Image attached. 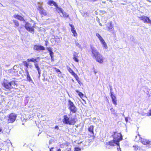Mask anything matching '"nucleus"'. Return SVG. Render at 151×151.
I'll return each mask as SVG.
<instances>
[{
	"label": "nucleus",
	"mask_w": 151,
	"mask_h": 151,
	"mask_svg": "<svg viewBox=\"0 0 151 151\" xmlns=\"http://www.w3.org/2000/svg\"><path fill=\"white\" fill-rule=\"evenodd\" d=\"M90 50L92 57L95 59L97 62L100 63H103L104 59V57L99 53L96 48L91 46Z\"/></svg>",
	"instance_id": "nucleus-1"
},
{
	"label": "nucleus",
	"mask_w": 151,
	"mask_h": 151,
	"mask_svg": "<svg viewBox=\"0 0 151 151\" xmlns=\"http://www.w3.org/2000/svg\"><path fill=\"white\" fill-rule=\"evenodd\" d=\"M77 121V118L72 117L71 114H65L63 116V122L64 124L74 125Z\"/></svg>",
	"instance_id": "nucleus-2"
},
{
	"label": "nucleus",
	"mask_w": 151,
	"mask_h": 151,
	"mask_svg": "<svg viewBox=\"0 0 151 151\" xmlns=\"http://www.w3.org/2000/svg\"><path fill=\"white\" fill-rule=\"evenodd\" d=\"M112 137L116 143V145L119 146V142L123 140V136L121 134L117 132H114Z\"/></svg>",
	"instance_id": "nucleus-3"
},
{
	"label": "nucleus",
	"mask_w": 151,
	"mask_h": 151,
	"mask_svg": "<svg viewBox=\"0 0 151 151\" xmlns=\"http://www.w3.org/2000/svg\"><path fill=\"white\" fill-rule=\"evenodd\" d=\"M68 108L70 112L73 113H75L77 112V109L76 107L73 102L70 99L68 100Z\"/></svg>",
	"instance_id": "nucleus-4"
},
{
	"label": "nucleus",
	"mask_w": 151,
	"mask_h": 151,
	"mask_svg": "<svg viewBox=\"0 0 151 151\" xmlns=\"http://www.w3.org/2000/svg\"><path fill=\"white\" fill-rule=\"evenodd\" d=\"M67 69L68 71L75 78L76 81L80 85L82 84V82L80 80L77 74L75 73L73 70L68 65L66 66Z\"/></svg>",
	"instance_id": "nucleus-5"
},
{
	"label": "nucleus",
	"mask_w": 151,
	"mask_h": 151,
	"mask_svg": "<svg viewBox=\"0 0 151 151\" xmlns=\"http://www.w3.org/2000/svg\"><path fill=\"white\" fill-rule=\"evenodd\" d=\"M17 115L14 113H11L8 116L7 122L9 123H13L16 120Z\"/></svg>",
	"instance_id": "nucleus-6"
},
{
	"label": "nucleus",
	"mask_w": 151,
	"mask_h": 151,
	"mask_svg": "<svg viewBox=\"0 0 151 151\" xmlns=\"http://www.w3.org/2000/svg\"><path fill=\"white\" fill-rule=\"evenodd\" d=\"M139 139L143 145H146L148 148L151 147V140L142 137H140Z\"/></svg>",
	"instance_id": "nucleus-7"
},
{
	"label": "nucleus",
	"mask_w": 151,
	"mask_h": 151,
	"mask_svg": "<svg viewBox=\"0 0 151 151\" xmlns=\"http://www.w3.org/2000/svg\"><path fill=\"white\" fill-rule=\"evenodd\" d=\"M39 13L42 17L46 16L47 15V12L43 8L42 5L38 6L37 8Z\"/></svg>",
	"instance_id": "nucleus-8"
},
{
	"label": "nucleus",
	"mask_w": 151,
	"mask_h": 151,
	"mask_svg": "<svg viewBox=\"0 0 151 151\" xmlns=\"http://www.w3.org/2000/svg\"><path fill=\"white\" fill-rule=\"evenodd\" d=\"M12 81L8 82L7 80H5L3 82L2 85L6 89L10 90L12 89Z\"/></svg>",
	"instance_id": "nucleus-9"
},
{
	"label": "nucleus",
	"mask_w": 151,
	"mask_h": 151,
	"mask_svg": "<svg viewBox=\"0 0 151 151\" xmlns=\"http://www.w3.org/2000/svg\"><path fill=\"white\" fill-rule=\"evenodd\" d=\"M96 35L99 40L101 44L103 45L104 47L106 49H107L108 46L106 43L104 41V39L101 36L100 34L97 33H96Z\"/></svg>",
	"instance_id": "nucleus-10"
},
{
	"label": "nucleus",
	"mask_w": 151,
	"mask_h": 151,
	"mask_svg": "<svg viewBox=\"0 0 151 151\" xmlns=\"http://www.w3.org/2000/svg\"><path fill=\"white\" fill-rule=\"evenodd\" d=\"M24 27L28 31L33 34L34 33V28L32 26L31 24L28 22H26L24 25Z\"/></svg>",
	"instance_id": "nucleus-11"
},
{
	"label": "nucleus",
	"mask_w": 151,
	"mask_h": 151,
	"mask_svg": "<svg viewBox=\"0 0 151 151\" xmlns=\"http://www.w3.org/2000/svg\"><path fill=\"white\" fill-rule=\"evenodd\" d=\"M139 19L142 21L144 23L150 24H151V20L149 17L143 15L139 17Z\"/></svg>",
	"instance_id": "nucleus-12"
},
{
	"label": "nucleus",
	"mask_w": 151,
	"mask_h": 151,
	"mask_svg": "<svg viewBox=\"0 0 151 151\" xmlns=\"http://www.w3.org/2000/svg\"><path fill=\"white\" fill-rule=\"evenodd\" d=\"M33 49L34 50L37 51L44 50H45V47L43 46L37 45H34Z\"/></svg>",
	"instance_id": "nucleus-13"
},
{
	"label": "nucleus",
	"mask_w": 151,
	"mask_h": 151,
	"mask_svg": "<svg viewBox=\"0 0 151 151\" xmlns=\"http://www.w3.org/2000/svg\"><path fill=\"white\" fill-rule=\"evenodd\" d=\"M110 96L112 99L113 104L115 106H116L117 104V100L116 97L113 94V92H110Z\"/></svg>",
	"instance_id": "nucleus-14"
},
{
	"label": "nucleus",
	"mask_w": 151,
	"mask_h": 151,
	"mask_svg": "<svg viewBox=\"0 0 151 151\" xmlns=\"http://www.w3.org/2000/svg\"><path fill=\"white\" fill-rule=\"evenodd\" d=\"M13 17L14 18H15V19H17L18 20H19L20 21H23V22H25V19H24V17H23L22 16L18 15V14H14Z\"/></svg>",
	"instance_id": "nucleus-15"
},
{
	"label": "nucleus",
	"mask_w": 151,
	"mask_h": 151,
	"mask_svg": "<svg viewBox=\"0 0 151 151\" xmlns=\"http://www.w3.org/2000/svg\"><path fill=\"white\" fill-rule=\"evenodd\" d=\"M70 26L71 27V30L73 34V35L75 37H76L77 36L78 34L76 32V29L74 27V26L71 24H69Z\"/></svg>",
	"instance_id": "nucleus-16"
},
{
	"label": "nucleus",
	"mask_w": 151,
	"mask_h": 151,
	"mask_svg": "<svg viewBox=\"0 0 151 151\" xmlns=\"http://www.w3.org/2000/svg\"><path fill=\"white\" fill-rule=\"evenodd\" d=\"M25 72L26 73L27 75V79L28 81L29 82L33 83V81L32 80L31 78L29 71H28L27 69H25Z\"/></svg>",
	"instance_id": "nucleus-17"
},
{
	"label": "nucleus",
	"mask_w": 151,
	"mask_h": 151,
	"mask_svg": "<svg viewBox=\"0 0 151 151\" xmlns=\"http://www.w3.org/2000/svg\"><path fill=\"white\" fill-rule=\"evenodd\" d=\"M114 144H116V142L114 141L113 139V140H111L108 142L106 143V145L107 147V146H114Z\"/></svg>",
	"instance_id": "nucleus-18"
},
{
	"label": "nucleus",
	"mask_w": 151,
	"mask_h": 151,
	"mask_svg": "<svg viewBox=\"0 0 151 151\" xmlns=\"http://www.w3.org/2000/svg\"><path fill=\"white\" fill-rule=\"evenodd\" d=\"M94 126L91 125L89 127L88 129V131L92 134V136H94Z\"/></svg>",
	"instance_id": "nucleus-19"
},
{
	"label": "nucleus",
	"mask_w": 151,
	"mask_h": 151,
	"mask_svg": "<svg viewBox=\"0 0 151 151\" xmlns=\"http://www.w3.org/2000/svg\"><path fill=\"white\" fill-rule=\"evenodd\" d=\"M47 4L50 6H52V4L54 6H57V4L53 0H49L47 2Z\"/></svg>",
	"instance_id": "nucleus-20"
},
{
	"label": "nucleus",
	"mask_w": 151,
	"mask_h": 151,
	"mask_svg": "<svg viewBox=\"0 0 151 151\" xmlns=\"http://www.w3.org/2000/svg\"><path fill=\"white\" fill-rule=\"evenodd\" d=\"M60 13L62 14V16L61 15V17L66 18H67L69 17V15L67 13L64 12L63 10Z\"/></svg>",
	"instance_id": "nucleus-21"
},
{
	"label": "nucleus",
	"mask_w": 151,
	"mask_h": 151,
	"mask_svg": "<svg viewBox=\"0 0 151 151\" xmlns=\"http://www.w3.org/2000/svg\"><path fill=\"white\" fill-rule=\"evenodd\" d=\"M47 49L49 52L51 59H52L53 56V52L52 50V49L51 48L47 47Z\"/></svg>",
	"instance_id": "nucleus-22"
},
{
	"label": "nucleus",
	"mask_w": 151,
	"mask_h": 151,
	"mask_svg": "<svg viewBox=\"0 0 151 151\" xmlns=\"http://www.w3.org/2000/svg\"><path fill=\"white\" fill-rule=\"evenodd\" d=\"M55 9L56 11L58 13H60L63 10V9L60 7L58 6V5L57 4V6H55Z\"/></svg>",
	"instance_id": "nucleus-23"
},
{
	"label": "nucleus",
	"mask_w": 151,
	"mask_h": 151,
	"mask_svg": "<svg viewBox=\"0 0 151 151\" xmlns=\"http://www.w3.org/2000/svg\"><path fill=\"white\" fill-rule=\"evenodd\" d=\"M34 65L35 68L37 69V70L38 72V73L40 75L41 72V70L38 64L37 63H35L34 64Z\"/></svg>",
	"instance_id": "nucleus-24"
},
{
	"label": "nucleus",
	"mask_w": 151,
	"mask_h": 151,
	"mask_svg": "<svg viewBox=\"0 0 151 151\" xmlns=\"http://www.w3.org/2000/svg\"><path fill=\"white\" fill-rule=\"evenodd\" d=\"M13 22L15 27H19V23L18 21L16 20H13Z\"/></svg>",
	"instance_id": "nucleus-25"
},
{
	"label": "nucleus",
	"mask_w": 151,
	"mask_h": 151,
	"mask_svg": "<svg viewBox=\"0 0 151 151\" xmlns=\"http://www.w3.org/2000/svg\"><path fill=\"white\" fill-rule=\"evenodd\" d=\"M37 58L35 59L34 58H32L31 59H27V61L28 62H32L35 63L36 62H37Z\"/></svg>",
	"instance_id": "nucleus-26"
},
{
	"label": "nucleus",
	"mask_w": 151,
	"mask_h": 151,
	"mask_svg": "<svg viewBox=\"0 0 151 151\" xmlns=\"http://www.w3.org/2000/svg\"><path fill=\"white\" fill-rule=\"evenodd\" d=\"M107 29L108 30H113V27L111 24V22H110L109 23V25L106 27Z\"/></svg>",
	"instance_id": "nucleus-27"
},
{
	"label": "nucleus",
	"mask_w": 151,
	"mask_h": 151,
	"mask_svg": "<svg viewBox=\"0 0 151 151\" xmlns=\"http://www.w3.org/2000/svg\"><path fill=\"white\" fill-rule=\"evenodd\" d=\"M76 91L78 93V95L81 98H82L83 97L84 95L82 93L79 92L78 90H76Z\"/></svg>",
	"instance_id": "nucleus-28"
},
{
	"label": "nucleus",
	"mask_w": 151,
	"mask_h": 151,
	"mask_svg": "<svg viewBox=\"0 0 151 151\" xmlns=\"http://www.w3.org/2000/svg\"><path fill=\"white\" fill-rule=\"evenodd\" d=\"M78 56L77 55H74L73 59L76 62H78L79 60L78 58Z\"/></svg>",
	"instance_id": "nucleus-29"
},
{
	"label": "nucleus",
	"mask_w": 151,
	"mask_h": 151,
	"mask_svg": "<svg viewBox=\"0 0 151 151\" xmlns=\"http://www.w3.org/2000/svg\"><path fill=\"white\" fill-rule=\"evenodd\" d=\"M22 63L24 66H25L27 68H28L29 64L26 61H23Z\"/></svg>",
	"instance_id": "nucleus-30"
},
{
	"label": "nucleus",
	"mask_w": 151,
	"mask_h": 151,
	"mask_svg": "<svg viewBox=\"0 0 151 151\" xmlns=\"http://www.w3.org/2000/svg\"><path fill=\"white\" fill-rule=\"evenodd\" d=\"M110 110L111 111L112 114L114 115H116V111L113 108H111Z\"/></svg>",
	"instance_id": "nucleus-31"
},
{
	"label": "nucleus",
	"mask_w": 151,
	"mask_h": 151,
	"mask_svg": "<svg viewBox=\"0 0 151 151\" xmlns=\"http://www.w3.org/2000/svg\"><path fill=\"white\" fill-rule=\"evenodd\" d=\"M53 69L55 70V71L56 72H59L60 73V74H61V72L59 69L55 67L53 68Z\"/></svg>",
	"instance_id": "nucleus-32"
},
{
	"label": "nucleus",
	"mask_w": 151,
	"mask_h": 151,
	"mask_svg": "<svg viewBox=\"0 0 151 151\" xmlns=\"http://www.w3.org/2000/svg\"><path fill=\"white\" fill-rule=\"evenodd\" d=\"M19 67L17 65H15L13 67V69L16 71V72H18V70H17V68H18Z\"/></svg>",
	"instance_id": "nucleus-33"
},
{
	"label": "nucleus",
	"mask_w": 151,
	"mask_h": 151,
	"mask_svg": "<svg viewBox=\"0 0 151 151\" xmlns=\"http://www.w3.org/2000/svg\"><path fill=\"white\" fill-rule=\"evenodd\" d=\"M133 147L134 148V150L135 151L138 150V146H137V145H134L133 146Z\"/></svg>",
	"instance_id": "nucleus-34"
},
{
	"label": "nucleus",
	"mask_w": 151,
	"mask_h": 151,
	"mask_svg": "<svg viewBox=\"0 0 151 151\" xmlns=\"http://www.w3.org/2000/svg\"><path fill=\"white\" fill-rule=\"evenodd\" d=\"M74 150L76 151H80L81 150V149L79 147H76L74 148Z\"/></svg>",
	"instance_id": "nucleus-35"
},
{
	"label": "nucleus",
	"mask_w": 151,
	"mask_h": 151,
	"mask_svg": "<svg viewBox=\"0 0 151 151\" xmlns=\"http://www.w3.org/2000/svg\"><path fill=\"white\" fill-rule=\"evenodd\" d=\"M148 116H151V109L149 110V112L147 113Z\"/></svg>",
	"instance_id": "nucleus-36"
},
{
	"label": "nucleus",
	"mask_w": 151,
	"mask_h": 151,
	"mask_svg": "<svg viewBox=\"0 0 151 151\" xmlns=\"http://www.w3.org/2000/svg\"><path fill=\"white\" fill-rule=\"evenodd\" d=\"M65 151H71L70 148H67L65 149Z\"/></svg>",
	"instance_id": "nucleus-37"
},
{
	"label": "nucleus",
	"mask_w": 151,
	"mask_h": 151,
	"mask_svg": "<svg viewBox=\"0 0 151 151\" xmlns=\"http://www.w3.org/2000/svg\"><path fill=\"white\" fill-rule=\"evenodd\" d=\"M118 147H117V151H122L120 147V146H118Z\"/></svg>",
	"instance_id": "nucleus-38"
},
{
	"label": "nucleus",
	"mask_w": 151,
	"mask_h": 151,
	"mask_svg": "<svg viewBox=\"0 0 151 151\" xmlns=\"http://www.w3.org/2000/svg\"><path fill=\"white\" fill-rule=\"evenodd\" d=\"M100 12L102 14H104L106 13V12L105 11H100Z\"/></svg>",
	"instance_id": "nucleus-39"
},
{
	"label": "nucleus",
	"mask_w": 151,
	"mask_h": 151,
	"mask_svg": "<svg viewBox=\"0 0 151 151\" xmlns=\"http://www.w3.org/2000/svg\"><path fill=\"white\" fill-rule=\"evenodd\" d=\"M66 144V143H63V144H61L60 145V146L62 148V147H63V146L64 145H65Z\"/></svg>",
	"instance_id": "nucleus-40"
},
{
	"label": "nucleus",
	"mask_w": 151,
	"mask_h": 151,
	"mask_svg": "<svg viewBox=\"0 0 151 151\" xmlns=\"http://www.w3.org/2000/svg\"><path fill=\"white\" fill-rule=\"evenodd\" d=\"M54 149L53 147H51L50 150V151H54L53 150V149Z\"/></svg>",
	"instance_id": "nucleus-41"
},
{
	"label": "nucleus",
	"mask_w": 151,
	"mask_h": 151,
	"mask_svg": "<svg viewBox=\"0 0 151 151\" xmlns=\"http://www.w3.org/2000/svg\"><path fill=\"white\" fill-rule=\"evenodd\" d=\"M55 129H59V127H58V126H56L55 127H54Z\"/></svg>",
	"instance_id": "nucleus-42"
},
{
	"label": "nucleus",
	"mask_w": 151,
	"mask_h": 151,
	"mask_svg": "<svg viewBox=\"0 0 151 151\" xmlns=\"http://www.w3.org/2000/svg\"><path fill=\"white\" fill-rule=\"evenodd\" d=\"M125 120L127 122L128 121V119L127 117H125Z\"/></svg>",
	"instance_id": "nucleus-43"
},
{
	"label": "nucleus",
	"mask_w": 151,
	"mask_h": 151,
	"mask_svg": "<svg viewBox=\"0 0 151 151\" xmlns=\"http://www.w3.org/2000/svg\"><path fill=\"white\" fill-rule=\"evenodd\" d=\"M98 0H91V1L93 2H95L97 1H98Z\"/></svg>",
	"instance_id": "nucleus-44"
},
{
	"label": "nucleus",
	"mask_w": 151,
	"mask_h": 151,
	"mask_svg": "<svg viewBox=\"0 0 151 151\" xmlns=\"http://www.w3.org/2000/svg\"><path fill=\"white\" fill-rule=\"evenodd\" d=\"M102 2L104 4H105L106 3V2L105 1H102Z\"/></svg>",
	"instance_id": "nucleus-45"
},
{
	"label": "nucleus",
	"mask_w": 151,
	"mask_h": 151,
	"mask_svg": "<svg viewBox=\"0 0 151 151\" xmlns=\"http://www.w3.org/2000/svg\"><path fill=\"white\" fill-rule=\"evenodd\" d=\"M57 151H61V150L60 149H59L57 150Z\"/></svg>",
	"instance_id": "nucleus-46"
},
{
	"label": "nucleus",
	"mask_w": 151,
	"mask_h": 151,
	"mask_svg": "<svg viewBox=\"0 0 151 151\" xmlns=\"http://www.w3.org/2000/svg\"><path fill=\"white\" fill-rule=\"evenodd\" d=\"M2 130V129H1V128H0V132H1Z\"/></svg>",
	"instance_id": "nucleus-47"
},
{
	"label": "nucleus",
	"mask_w": 151,
	"mask_h": 151,
	"mask_svg": "<svg viewBox=\"0 0 151 151\" xmlns=\"http://www.w3.org/2000/svg\"><path fill=\"white\" fill-rule=\"evenodd\" d=\"M99 25H100V26H102V24H101V23H99Z\"/></svg>",
	"instance_id": "nucleus-48"
},
{
	"label": "nucleus",
	"mask_w": 151,
	"mask_h": 151,
	"mask_svg": "<svg viewBox=\"0 0 151 151\" xmlns=\"http://www.w3.org/2000/svg\"><path fill=\"white\" fill-rule=\"evenodd\" d=\"M147 1H148L149 2H151V1H150V0H147Z\"/></svg>",
	"instance_id": "nucleus-49"
},
{
	"label": "nucleus",
	"mask_w": 151,
	"mask_h": 151,
	"mask_svg": "<svg viewBox=\"0 0 151 151\" xmlns=\"http://www.w3.org/2000/svg\"><path fill=\"white\" fill-rule=\"evenodd\" d=\"M37 59H40V58L39 57H38L37 58Z\"/></svg>",
	"instance_id": "nucleus-50"
},
{
	"label": "nucleus",
	"mask_w": 151,
	"mask_h": 151,
	"mask_svg": "<svg viewBox=\"0 0 151 151\" xmlns=\"http://www.w3.org/2000/svg\"><path fill=\"white\" fill-rule=\"evenodd\" d=\"M45 45H47V43H46L45 44Z\"/></svg>",
	"instance_id": "nucleus-51"
},
{
	"label": "nucleus",
	"mask_w": 151,
	"mask_h": 151,
	"mask_svg": "<svg viewBox=\"0 0 151 151\" xmlns=\"http://www.w3.org/2000/svg\"><path fill=\"white\" fill-rule=\"evenodd\" d=\"M79 45V43H78V44H77V45Z\"/></svg>",
	"instance_id": "nucleus-52"
},
{
	"label": "nucleus",
	"mask_w": 151,
	"mask_h": 151,
	"mask_svg": "<svg viewBox=\"0 0 151 151\" xmlns=\"http://www.w3.org/2000/svg\"><path fill=\"white\" fill-rule=\"evenodd\" d=\"M79 45V43H78V44H77V45Z\"/></svg>",
	"instance_id": "nucleus-53"
},
{
	"label": "nucleus",
	"mask_w": 151,
	"mask_h": 151,
	"mask_svg": "<svg viewBox=\"0 0 151 151\" xmlns=\"http://www.w3.org/2000/svg\"><path fill=\"white\" fill-rule=\"evenodd\" d=\"M30 67L31 66H32V65H30Z\"/></svg>",
	"instance_id": "nucleus-54"
}]
</instances>
